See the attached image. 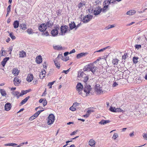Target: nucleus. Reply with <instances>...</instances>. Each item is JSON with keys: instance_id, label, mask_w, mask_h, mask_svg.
Returning a JSON list of instances; mask_svg holds the SVG:
<instances>
[{"instance_id": "f257e3e1", "label": "nucleus", "mask_w": 147, "mask_h": 147, "mask_svg": "<svg viewBox=\"0 0 147 147\" xmlns=\"http://www.w3.org/2000/svg\"><path fill=\"white\" fill-rule=\"evenodd\" d=\"M59 28L60 26L58 24L54 26L53 29L52 30L51 32V34L52 36H57L58 34V30L59 29Z\"/></svg>"}, {"instance_id": "f03ea898", "label": "nucleus", "mask_w": 147, "mask_h": 147, "mask_svg": "<svg viewBox=\"0 0 147 147\" xmlns=\"http://www.w3.org/2000/svg\"><path fill=\"white\" fill-rule=\"evenodd\" d=\"M60 32L59 33V35H63L67 32L69 28L67 26H62L60 27Z\"/></svg>"}, {"instance_id": "7ed1b4c3", "label": "nucleus", "mask_w": 147, "mask_h": 147, "mask_svg": "<svg viewBox=\"0 0 147 147\" xmlns=\"http://www.w3.org/2000/svg\"><path fill=\"white\" fill-rule=\"evenodd\" d=\"M55 120V116L52 114H50L48 117V120L47 121V124L49 125H51L53 123Z\"/></svg>"}, {"instance_id": "20e7f679", "label": "nucleus", "mask_w": 147, "mask_h": 147, "mask_svg": "<svg viewBox=\"0 0 147 147\" xmlns=\"http://www.w3.org/2000/svg\"><path fill=\"white\" fill-rule=\"evenodd\" d=\"M117 0H107L104 2V4L105 5L103 7V9H106L108 7V5L110 3H114Z\"/></svg>"}, {"instance_id": "39448f33", "label": "nucleus", "mask_w": 147, "mask_h": 147, "mask_svg": "<svg viewBox=\"0 0 147 147\" xmlns=\"http://www.w3.org/2000/svg\"><path fill=\"white\" fill-rule=\"evenodd\" d=\"M95 91L96 92L97 94H100L103 93L104 91L102 90L101 87H100V86L98 85H96L95 88Z\"/></svg>"}, {"instance_id": "423d86ee", "label": "nucleus", "mask_w": 147, "mask_h": 147, "mask_svg": "<svg viewBox=\"0 0 147 147\" xmlns=\"http://www.w3.org/2000/svg\"><path fill=\"white\" fill-rule=\"evenodd\" d=\"M83 88V85L81 83L79 82L77 84L76 87V89L79 94H81V91H82Z\"/></svg>"}, {"instance_id": "0eeeda50", "label": "nucleus", "mask_w": 147, "mask_h": 147, "mask_svg": "<svg viewBox=\"0 0 147 147\" xmlns=\"http://www.w3.org/2000/svg\"><path fill=\"white\" fill-rule=\"evenodd\" d=\"M44 110H39L37 111L36 113L34 114L33 115L30 117L29 118V120L32 121L36 118L40 113L43 111Z\"/></svg>"}, {"instance_id": "6e6552de", "label": "nucleus", "mask_w": 147, "mask_h": 147, "mask_svg": "<svg viewBox=\"0 0 147 147\" xmlns=\"http://www.w3.org/2000/svg\"><path fill=\"white\" fill-rule=\"evenodd\" d=\"M47 28V25L45 23L42 24L38 27L39 30L41 32L45 31Z\"/></svg>"}, {"instance_id": "1a4fd4ad", "label": "nucleus", "mask_w": 147, "mask_h": 147, "mask_svg": "<svg viewBox=\"0 0 147 147\" xmlns=\"http://www.w3.org/2000/svg\"><path fill=\"white\" fill-rule=\"evenodd\" d=\"M92 18V16L90 15H87L84 17L82 21L84 23H87Z\"/></svg>"}, {"instance_id": "9d476101", "label": "nucleus", "mask_w": 147, "mask_h": 147, "mask_svg": "<svg viewBox=\"0 0 147 147\" xmlns=\"http://www.w3.org/2000/svg\"><path fill=\"white\" fill-rule=\"evenodd\" d=\"M21 80L19 79L18 77H15L13 80V83L16 86H18L21 82Z\"/></svg>"}, {"instance_id": "9b49d317", "label": "nucleus", "mask_w": 147, "mask_h": 147, "mask_svg": "<svg viewBox=\"0 0 147 147\" xmlns=\"http://www.w3.org/2000/svg\"><path fill=\"white\" fill-rule=\"evenodd\" d=\"M102 8L100 7H98L95 9L93 13L94 15H96L99 14L101 12Z\"/></svg>"}, {"instance_id": "f8f14e48", "label": "nucleus", "mask_w": 147, "mask_h": 147, "mask_svg": "<svg viewBox=\"0 0 147 147\" xmlns=\"http://www.w3.org/2000/svg\"><path fill=\"white\" fill-rule=\"evenodd\" d=\"M90 68V71H91L94 74L96 71L98 69V68L97 67L91 63Z\"/></svg>"}, {"instance_id": "ddd939ff", "label": "nucleus", "mask_w": 147, "mask_h": 147, "mask_svg": "<svg viewBox=\"0 0 147 147\" xmlns=\"http://www.w3.org/2000/svg\"><path fill=\"white\" fill-rule=\"evenodd\" d=\"M34 78L32 74H28L26 78V80L29 82L32 81Z\"/></svg>"}, {"instance_id": "4468645a", "label": "nucleus", "mask_w": 147, "mask_h": 147, "mask_svg": "<svg viewBox=\"0 0 147 147\" xmlns=\"http://www.w3.org/2000/svg\"><path fill=\"white\" fill-rule=\"evenodd\" d=\"M4 107L5 111H9L11 109V106L10 103H7L5 104Z\"/></svg>"}, {"instance_id": "2eb2a0df", "label": "nucleus", "mask_w": 147, "mask_h": 147, "mask_svg": "<svg viewBox=\"0 0 147 147\" xmlns=\"http://www.w3.org/2000/svg\"><path fill=\"white\" fill-rule=\"evenodd\" d=\"M42 58L40 55H38L36 58V61L38 64H40L42 62Z\"/></svg>"}, {"instance_id": "dca6fc26", "label": "nucleus", "mask_w": 147, "mask_h": 147, "mask_svg": "<svg viewBox=\"0 0 147 147\" xmlns=\"http://www.w3.org/2000/svg\"><path fill=\"white\" fill-rule=\"evenodd\" d=\"M19 57L22 58L26 57V52L23 51H19Z\"/></svg>"}, {"instance_id": "f3484780", "label": "nucleus", "mask_w": 147, "mask_h": 147, "mask_svg": "<svg viewBox=\"0 0 147 147\" xmlns=\"http://www.w3.org/2000/svg\"><path fill=\"white\" fill-rule=\"evenodd\" d=\"M12 73L15 76H18L20 70H18V69L16 68H14L12 70Z\"/></svg>"}, {"instance_id": "a211bd4d", "label": "nucleus", "mask_w": 147, "mask_h": 147, "mask_svg": "<svg viewBox=\"0 0 147 147\" xmlns=\"http://www.w3.org/2000/svg\"><path fill=\"white\" fill-rule=\"evenodd\" d=\"M12 94L14 96H16L17 98H18L20 96H21V93L17 91H13L12 92Z\"/></svg>"}, {"instance_id": "6ab92c4d", "label": "nucleus", "mask_w": 147, "mask_h": 147, "mask_svg": "<svg viewBox=\"0 0 147 147\" xmlns=\"http://www.w3.org/2000/svg\"><path fill=\"white\" fill-rule=\"evenodd\" d=\"M91 90V88L90 86V85H87L85 86L84 89V90L85 92L89 94Z\"/></svg>"}, {"instance_id": "aec40b11", "label": "nucleus", "mask_w": 147, "mask_h": 147, "mask_svg": "<svg viewBox=\"0 0 147 147\" xmlns=\"http://www.w3.org/2000/svg\"><path fill=\"white\" fill-rule=\"evenodd\" d=\"M89 145L92 147H95V141L92 139L90 140L89 142Z\"/></svg>"}, {"instance_id": "412c9836", "label": "nucleus", "mask_w": 147, "mask_h": 147, "mask_svg": "<svg viewBox=\"0 0 147 147\" xmlns=\"http://www.w3.org/2000/svg\"><path fill=\"white\" fill-rule=\"evenodd\" d=\"M46 72L45 70H43L40 72L39 74L40 77L41 79H43L45 76Z\"/></svg>"}, {"instance_id": "4be33fe9", "label": "nucleus", "mask_w": 147, "mask_h": 147, "mask_svg": "<svg viewBox=\"0 0 147 147\" xmlns=\"http://www.w3.org/2000/svg\"><path fill=\"white\" fill-rule=\"evenodd\" d=\"M87 53H80L78 54L76 56L77 58L78 59H79L82 57L85 56L87 54Z\"/></svg>"}, {"instance_id": "5701e85b", "label": "nucleus", "mask_w": 147, "mask_h": 147, "mask_svg": "<svg viewBox=\"0 0 147 147\" xmlns=\"http://www.w3.org/2000/svg\"><path fill=\"white\" fill-rule=\"evenodd\" d=\"M53 48L55 50H62L63 49L62 47L60 45L53 46Z\"/></svg>"}, {"instance_id": "b1692460", "label": "nucleus", "mask_w": 147, "mask_h": 147, "mask_svg": "<svg viewBox=\"0 0 147 147\" xmlns=\"http://www.w3.org/2000/svg\"><path fill=\"white\" fill-rule=\"evenodd\" d=\"M3 48L2 47L1 50L0 51V55L2 56H5L7 55V53L5 51L3 50Z\"/></svg>"}, {"instance_id": "393cba45", "label": "nucleus", "mask_w": 147, "mask_h": 147, "mask_svg": "<svg viewBox=\"0 0 147 147\" xmlns=\"http://www.w3.org/2000/svg\"><path fill=\"white\" fill-rule=\"evenodd\" d=\"M91 64V63H90L85 66L84 68V71H90Z\"/></svg>"}, {"instance_id": "a878e982", "label": "nucleus", "mask_w": 147, "mask_h": 147, "mask_svg": "<svg viewBox=\"0 0 147 147\" xmlns=\"http://www.w3.org/2000/svg\"><path fill=\"white\" fill-rule=\"evenodd\" d=\"M79 94L81 95L83 97H85L88 96L89 94L85 92L84 90V91L82 90V91H81V94Z\"/></svg>"}, {"instance_id": "bb28decb", "label": "nucleus", "mask_w": 147, "mask_h": 147, "mask_svg": "<svg viewBox=\"0 0 147 147\" xmlns=\"http://www.w3.org/2000/svg\"><path fill=\"white\" fill-rule=\"evenodd\" d=\"M46 24L47 25V27H51L53 25V23L51 20H49L47 21Z\"/></svg>"}, {"instance_id": "cd10ccee", "label": "nucleus", "mask_w": 147, "mask_h": 147, "mask_svg": "<svg viewBox=\"0 0 147 147\" xmlns=\"http://www.w3.org/2000/svg\"><path fill=\"white\" fill-rule=\"evenodd\" d=\"M69 28L71 30H72L75 28L76 27V25L74 22H71L69 24Z\"/></svg>"}, {"instance_id": "c85d7f7f", "label": "nucleus", "mask_w": 147, "mask_h": 147, "mask_svg": "<svg viewBox=\"0 0 147 147\" xmlns=\"http://www.w3.org/2000/svg\"><path fill=\"white\" fill-rule=\"evenodd\" d=\"M13 27L14 28H18L19 25V22H18V21H15L13 23Z\"/></svg>"}, {"instance_id": "c756f323", "label": "nucleus", "mask_w": 147, "mask_h": 147, "mask_svg": "<svg viewBox=\"0 0 147 147\" xmlns=\"http://www.w3.org/2000/svg\"><path fill=\"white\" fill-rule=\"evenodd\" d=\"M136 13V11L134 10H130L128 11L127 14L129 15H132Z\"/></svg>"}, {"instance_id": "7c9ffc66", "label": "nucleus", "mask_w": 147, "mask_h": 147, "mask_svg": "<svg viewBox=\"0 0 147 147\" xmlns=\"http://www.w3.org/2000/svg\"><path fill=\"white\" fill-rule=\"evenodd\" d=\"M110 121L109 120H102L100 122H99V123L100 124L104 125L105 124L109 123Z\"/></svg>"}, {"instance_id": "2f4dec72", "label": "nucleus", "mask_w": 147, "mask_h": 147, "mask_svg": "<svg viewBox=\"0 0 147 147\" xmlns=\"http://www.w3.org/2000/svg\"><path fill=\"white\" fill-rule=\"evenodd\" d=\"M30 96H28L26 97L25 99L22 100L20 103V104L21 105H22L24 104H25L26 102H27L28 99L30 98Z\"/></svg>"}, {"instance_id": "473e14b6", "label": "nucleus", "mask_w": 147, "mask_h": 147, "mask_svg": "<svg viewBox=\"0 0 147 147\" xmlns=\"http://www.w3.org/2000/svg\"><path fill=\"white\" fill-rule=\"evenodd\" d=\"M54 63L56 67L58 69H59L60 67V63L58 62L56 60L54 61Z\"/></svg>"}, {"instance_id": "72a5a7b5", "label": "nucleus", "mask_w": 147, "mask_h": 147, "mask_svg": "<svg viewBox=\"0 0 147 147\" xmlns=\"http://www.w3.org/2000/svg\"><path fill=\"white\" fill-rule=\"evenodd\" d=\"M20 27L23 30H25L26 29V25L24 24H21L20 25Z\"/></svg>"}, {"instance_id": "f704fd0d", "label": "nucleus", "mask_w": 147, "mask_h": 147, "mask_svg": "<svg viewBox=\"0 0 147 147\" xmlns=\"http://www.w3.org/2000/svg\"><path fill=\"white\" fill-rule=\"evenodd\" d=\"M119 60L117 59H113L112 61V63L113 65H117L118 63Z\"/></svg>"}, {"instance_id": "c9c22d12", "label": "nucleus", "mask_w": 147, "mask_h": 147, "mask_svg": "<svg viewBox=\"0 0 147 147\" xmlns=\"http://www.w3.org/2000/svg\"><path fill=\"white\" fill-rule=\"evenodd\" d=\"M85 4L84 2H80L78 5V7L79 9L85 6Z\"/></svg>"}, {"instance_id": "e433bc0d", "label": "nucleus", "mask_w": 147, "mask_h": 147, "mask_svg": "<svg viewBox=\"0 0 147 147\" xmlns=\"http://www.w3.org/2000/svg\"><path fill=\"white\" fill-rule=\"evenodd\" d=\"M0 92L1 95L3 96H5L7 94L5 91L3 89H1L0 90Z\"/></svg>"}, {"instance_id": "4c0bfd02", "label": "nucleus", "mask_w": 147, "mask_h": 147, "mask_svg": "<svg viewBox=\"0 0 147 147\" xmlns=\"http://www.w3.org/2000/svg\"><path fill=\"white\" fill-rule=\"evenodd\" d=\"M26 31L29 34H32L34 33L33 30L31 28H28Z\"/></svg>"}, {"instance_id": "58836bf2", "label": "nucleus", "mask_w": 147, "mask_h": 147, "mask_svg": "<svg viewBox=\"0 0 147 147\" xmlns=\"http://www.w3.org/2000/svg\"><path fill=\"white\" fill-rule=\"evenodd\" d=\"M138 57H134L133 58V61L134 63H137L138 62Z\"/></svg>"}, {"instance_id": "ea45409f", "label": "nucleus", "mask_w": 147, "mask_h": 147, "mask_svg": "<svg viewBox=\"0 0 147 147\" xmlns=\"http://www.w3.org/2000/svg\"><path fill=\"white\" fill-rule=\"evenodd\" d=\"M29 92V91L28 90H22L21 92V96L23 95L26 94L28 92Z\"/></svg>"}, {"instance_id": "a19ab883", "label": "nucleus", "mask_w": 147, "mask_h": 147, "mask_svg": "<svg viewBox=\"0 0 147 147\" xmlns=\"http://www.w3.org/2000/svg\"><path fill=\"white\" fill-rule=\"evenodd\" d=\"M9 36L13 40H14L16 38V36H14L13 32H11L9 34Z\"/></svg>"}, {"instance_id": "79ce46f5", "label": "nucleus", "mask_w": 147, "mask_h": 147, "mask_svg": "<svg viewBox=\"0 0 147 147\" xmlns=\"http://www.w3.org/2000/svg\"><path fill=\"white\" fill-rule=\"evenodd\" d=\"M55 82V81H53L52 82H50L48 83L47 86L49 87V88H51L53 84Z\"/></svg>"}, {"instance_id": "37998d69", "label": "nucleus", "mask_w": 147, "mask_h": 147, "mask_svg": "<svg viewBox=\"0 0 147 147\" xmlns=\"http://www.w3.org/2000/svg\"><path fill=\"white\" fill-rule=\"evenodd\" d=\"M115 107H111L109 109V110H110V111H111L112 112H114L115 111Z\"/></svg>"}, {"instance_id": "c03bdc74", "label": "nucleus", "mask_w": 147, "mask_h": 147, "mask_svg": "<svg viewBox=\"0 0 147 147\" xmlns=\"http://www.w3.org/2000/svg\"><path fill=\"white\" fill-rule=\"evenodd\" d=\"M127 54V53H125L124 55L122 57V59L123 60H125L126 58Z\"/></svg>"}, {"instance_id": "a18cd8bd", "label": "nucleus", "mask_w": 147, "mask_h": 147, "mask_svg": "<svg viewBox=\"0 0 147 147\" xmlns=\"http://www.w3.org/2000/svg\"><path fill=\"white\" fill-rule=\"evenodd\" d=\"M118 85V84L116 82H113V84H112V86L113 87H115L117 86Z\"/></svg>"}, {"instance_id": "49530a36", "label": "nucleus", "mask_w": 147, "mask_h": 147, "mask_svg": "<svg viewBox=\"0 0 147 147\" xmlns=\"http://www.w3.org/2000/svg\"><path fill=\"white\" fill-rule=\"evenodd\" d=\"M114 27V26L113 25H111L108 26V27H106L105 28V29L108 30L110 28H112Z\"/></svg>"}, {"instance_id": "de8ad7c7", "label": "nucleus", "mask_w": 147, "mask_h": 147, "mask_svg": "<svg viewBox=\"0 0 147 147\" xmlns=\"http://www.w3.org/2000/svg\"><path fill=\"white\" fill-rule=\"evenodd\" d=\"M115 111L114 112H121L122 111L121 109V108H115Z\"/></svg>"}, {"instance_id": "09e8293b", "label": "nucleus", "mask_w": 147, "mask_h": 147, "mask_svg": "<svg viewBox=\"0 0 147 147\" xmlns=\"http://www.w3.org/2000/svg\"><path fill=\"white\" fill-rule=\"evenodd\" d=\"M108 47H106L103 48L102 49H100L99 50L97 51H95V52H101L105 50L106 49H107V48Z\"/></svg>"}, {"instance_id": "8fccbe9b", "label": "nucleus", "mask_w": 147, "mask_h": 147, "mask_svg": "<svg viewBox=\"0 0 147 147\" xmlns=\"http://www.w3.org/2000/svg\"><path fill=\"white\" fill-rule=\"evenodd\" d=\"M118 135L117 134L115 133L113 135V138L114 140L116 139L118 137Z\"/></svg>"}, {"instance_id": "3c124183", "label": "nucleus", "mask_w": 147, "mask_h": 147, "mask_svg": "<svg viewBox=\"0 0 147 147\" xmlns=\"http://www.w3.org/2000/svg\"><path fill=\"white\" fill-rule=\"evenodd\" d=\"M88 79V76H86L84 78V82L86 83L87 82Z\"/></svg>"}, {"instance_id": "603ef678", "label": "nucleus", "mask_w": 147, "mask_h": 147, "mask_svg": "<svg viewBox=\"0 0 147 147\" xmlns=\"http://www.w3.org/2000/svg\"><path fill=\"white\" fill-rule=\"evenodd\" d=\"M84 74L83 72H80V74L79 73H78V77H82L83 75H84Z\"/></svg>"}, {"instance_id": "864d4df0", "label": "nucleus", "mask_w": 147, "mask_h": 147, "mask_svg": "<svg viewBox=\"0 0 147 147\" xmlns=\"http://www.w3.org/2000/svg\"><path fill=\"white\" fill-rule=\"evenodd\" d=\"M135 47L136 49H138L141 48V45H136L135 46Z\"/></svg>"}, {"instance_id": "5fc2aeb1", "label": "nucleus", "mask_w": 147, "mask_h": 147, "mask_svg": "<svg viewBox=\"0 0 147 147\" xmlns=\"http://www.w3.org/2000/svg\"><path fill=\"white\" fill-rule=\"evenodd\" d=\"M69 109L70 110L72 111H75L76 110V109L74 107H73V106L69 108Z\"/></svg>"}, {"instance_id": "6e6d98bb", "label": "nucleus", "mask_w": 147, "mask_h": 147, "mask_svg": "<svg viewBox=\"0 0 147 147\" xmlns=\"http://www.w3.org/2000/svg\"><path fill=\"white\" fill-rule=\"evenodd\" d=\"M11 11V5L8 6L7 9V12H10Z\"/></svg>"}, {"instance_id": "4d7b16f0", "label": "nucleus", "mask_w": 147, "mask_h": 147, "mask_svg": "<svg viewBox=\"0 0 147 147\" xmlns=\"http://www.w3.org/2000/svg\"><path fill=\"white\" fill-rule=\"evenodd\" d=\"M143 137L144 138L145 140H147V134H143Z\"/></svg>"}, {"instance_id": "13d9d810", "label": "nucleus", "mask_w": 147, "mask_h": 147, "mask_svg": "<svg viewBox=\"0 0 147 147\" xmlns=\"http://www.w3.org/2000/svg\"><path fill=\"white\" fill-rule=\"evenodd\" d=\"M42 102L44 106H46L47 103V101L46 100H44Z\"/></svg>"}, {"instance_id": "bf43d9fd", "label": "nucleus", "mask_w": 147, "mask_h": 147, "mask_svg": "<svg viewBox=\"0 0 147 147\" xmlns=\"http://www.w3.org/2000/svg\"><path fill=\"white\" fill-rule=\"evenodd\" d=\"M9 59V57L5 58L3 60L6 63L7 61Z\"/></svg>"}, {"instance_id": "052dcab7", "label": "nucleus", "mask_w": 147, "mask_h": 147, "mask_svg": "<svg viewBox=\"0 0 147 147\" xmlns=\"http://www.w3.org/2000/svg\"><path fill=\"white\" fill-rule=\"evenodd\" d=\"M69 69H68V70H63V71L62 72L63 73H65L66 74H67L68 73L69 71Z\"/></svg>"}, {"instance_id": "680f3d73", "label": "nucleus", "mask_w": 147, "mask_h": 147, "mask_svg": "<svg viewBox=\"0 0 147 147\" xmlns=\"http://www.w3.org/2000/svg\"><path fill=\"white\" fill-rule=\"evenodd\" d=\"M42 34L46 36H48L49 35V33L47 31H46L45 32L43 33Z\"/></svg>"}, {"instance_id": "e2e57ef3", "label": "nucleus", "mask_w": 147, "mask_h": 147, "mask_svg": "<svg viewBox=\"0 0 147 147\" xmlns=\"http://www.w3.org/2000/svg\"><path fill=\"white\" fill-rule=\"evenodd\" d=\"M6 63L4 62L3 60L2 61V62L1 63V65L3 67H4V66H5V65L6 64Z\"/></svg>"}, {"instance_id": "0e129e2a", "label": "nucleus", "mask_w": 147, "mask_h": 147, "mask_svg": "<svg viewBox=\"0 0 147 147\" xmlns=\"http://www.w3.org/2000/svg\"><path fill=\"white\" fill-rule=\"evenodd\" d=\"M69 57H66L63 59V60L65 61H67L69 59Z\"/></svg>"}, {"instance_id": "69168bd1", "label": "nucleus", "mask_w": 147, "mask_h": 147, "mask_svg": "<svg viewBox=\"0 0 147 147\" xmlns=\"http://www.w3.org/2000/svg\"><path fill=\"white\" fill-rule=\"evenodd\" d=\"M17 144L15 143H10V146H14L17 145Z\"/></svg>"}, {"instance_id": "338daca9", "label": "nucleus", "mask_w": 147, "mask_h": 147, "mask_svg": "<svg viewBox=\"0 0 147 147\" xmlns=\"http://www.w3.org/2000/svg\"><path fill=\"white\" fill-rule=\"evenodd\" d=\"M77 131H73L71 134L70 135L72 136L75 135L76 134V133L77 132Z\"/></svg>"}, {"instance_id": "774afa93", "label": "nucleus", "mask_w": 147, "mask_h": 147, "mask_svg": "<svg viewBox=\"0 0 147 147\" xmlns=\"http://www.w3.org/2000/svg\"><path fill=\"white\" fill-rule=\"evenodd\" d=\"M76 52L75 50L74 49L72 50L69 52V54H71L72 53H74Z\"/></svg>"}]
</instances>
